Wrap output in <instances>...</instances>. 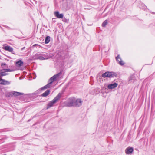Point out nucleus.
I'll return each mask as SVG.
<instances>
[{
    "label": "nucleus",
    "mask_w": 155,
    "mask_h": 155,
    "mask_svg": "<svg viewBox=\"0 0 155 155\" xmlns=\"http://www.w3.org/2000/svg\"><path fill=\"white\" fill-rule=\"evenodd\" d=\"M61 94L60 93L58 94L51 101L49 102L47 106V109H48L50 107L53 106V105L56 103L57 101L61 97Z\"/></svg>",
    "instance_id": "obj_1"
},
{
    "label": "nucleus",
    "mask_w": 155,
    "mask_h": 155,
    "mask_svg": "<svg viewBox=\"0 0 155 155\" xmlns=\"http://www.w3.org/2000/svg\"><path fill=\"white\" fill-rule=\"evenodd\" d=\"M117 75V73L115 72H106L102 74V77L103 78H112L116 77Z\"/></svg>",
    "instance_id": "obj_2"
},
{
    "label": "nucleus",
    "mask_w": 155,
    "mask_h": 155,
    "mask_svg": "<svg viewBox=\"0 0 155 155\" xmlns=\"http://www.w3.org/2000/svg\"><path fill=\"white\" fill-rule=\"evenodd\" d=\"M34 57L35 59L40 60H44L48 59V58L44 54H36L35 55Z\"/></svg>",
    "instance_id": "obj_3"
},
{
    "label": "nucleus",
    "mask_w": 155,
    "mask_h": 155,
    "mask_svg": "<svg viewBox=\"0 0 155 155\" xmlns=\"http://www.w3.org/2000/svg\"><path fill=\"white\" fill-rule=\"evenodd\" d=\"M14 71L13 69H5L0 70V77L8 75V74L6 73L7 72H12Z\"/></svg>",
    "instance_id": "obj_4"
},
{
    "label": "nucleus",
    "mask_w": 155,
    "mask_h": 155,
    "mask_svg": "<svg viewBox=\"0 0 155 155\" xmlns=\"http://www.w3.org/2000/svg\"><path fill=\"white\" fill-rule=\"evenodd\" d=\"M61 73H59L53 76V77L50 78L48 81L49 82L52 83L57 78L60 76Z\"/></svg>",
    "instance_id": "obj_5"
},
{
    "label": "nucleus",
    "mask_w": 155,
    "mask_h": 155,
    "mask_svg": "<svg viewBox=\"0 0 155 155\" xmlns=\"http://www.w3.org/2000/svg\"><path fill=\"white\" fill-rule=\"evenodd\" d=\"M74 99H70L69 101L67 102L66 106L68 107H71L74 106Z\"/></svg>",
    "instance_id": "obj_6"
},
{
    "label": "nucleus",
    "mask_w": 155,
    "mask_h": 155,
    "mask_svg": "<svg viewBox=\"0 0 155 155\" xmlns=\"http://www.w3.org/2000/svg\"><path fill=\"white\" fill-rule=\"evenodd\" d=\"M11 82L5 80V79H0V84L3 85H8L10 84Z\"/></svg>",
    "instance_id": "obj_7"
},
{
    "label": "nucleus",
    "mask_w": 155,
    "mask_h": 155,
    "mask_svg": "<svg viewBox=\"0 0 155 155\" xmlns=\"http://www.w3.org/2000/svg\"><path fill=\"white\" fill-rule=\"evenodd\" d=\"M82 101L80 99L75 100L74 99V106L79 107L82 104Z\"/></svg>",
    "instance_id": "obj_8"
},
{
    "label": "nucleus",
    "mask_w": 155,
    "mask_h": 155,
    "mask_svg": "<svg viewBox=\"0 0 155 155\" xmlns=\"http://www.w3.org/2000/svg\"><path fill=\"white\" fill-rule=\"evenodd\" d=\"M3 48L5 50L8 51L10 52H12V53L14 54H15L14 52H12L13 51V48L10 46H5L3 47Z\"/></svg>",
    "instance_id": "obj_9"
},
{
    "label": "nucleus",
    "mask_w": 155,
    "mask_h": 155,
    "mask_svg": "<svg viewBox=\"0 0 155 155\" xmlns=\"http://www.w3.org/2000/svg\"><path fill=\"white\" fill-rule=\"evenodd\" d=\"M118 84L116 83L109 84L108 85L107 88L109 89H114L117 87Z\"/></svg>",
    "instance_id": "obj_10"
},
{
    "label": "nucleus",
    "mask_w": 155,
    "mask_h": 155,
    "mask_svg": "<svg viewBox=\"0 0 155 155\" xmlns=\"http://www.w3.org/2000/svg\"><path fill=\"white\" fill-rule=\"evenodd\" d=\"M54 14L55 17L58 18H63L64 16L63 14H59V12L58 11H56L54 13Z\"/></svg>",
    "instance_id": "obj_11"
},
{
    "label": "nucleus",
    "mask_w": 155,
    "mask_h": 155,
    "mask_svg": "<svg viewBox=\"0 0 155 155\" xmlns=\"http://www.w3.org/2000/svg\"><path fill=\"white\" fill-rule=\"evenodd\" d=\"M116 59L117 61L120 65H123L124 64V63L120 57V55H118V56L116 57Z\"/></svg>",
    "instance_id": "obj_12"
},
{
    "label": "nucleus",
    "mask_w": 155,
    "mask_h": 155,
    "mask_svg": "<svg viewBox=\"0 0 155 155\" xmlns=\"http://www.w3.org/2000/svg\"><path fill=\"white\" fill-rule=\"evenodd\" d=\"M133 150L134 149L133 148L129 147L125 150V151L126 153L128 154L132 153Z\"/></svg>",
    "instance_id": "obj_13"
},
{
    "label": "nucleus",
    "mask_w": 155,
    "mask_h": 155,
    "mask_svg": "<svg viewBox=\"0 0 155 155\" xmlns=\"http://www.w3.org/2000/svg\"><path fill=\"white\" fill-rule=\"evenodd\" d=\"M51 83H50V82H49V83L48 84H47L46 85L41 88V90H44L45 89H46L47 88L50 87L51 86Z\"/></svg>",
    "instance_id": "obj_14"
},
{
    "label": "nucleus",
    "mask_w": 155,
    "mask_h": 155,
    "mask_svg": "<svg viewBox=\"0 0 155 155\" xmlns=\"http://www.w3.org/2000/svg\"><path fill=\"white\" fill-rule=\"evenodd\" d=\"M50 92V90L48 89L44 93L41 94V96L43 97H46L49 94Z\"/></svg>",
    "instance_id": "obj_15"
},
{
    "label": "nucleus",
    "mask_w": 155,
    "mask_h": 155,
    "mask_svg": "<svg viewBox=\"0 0 155 155\" xmlns=\"http://www.w3.org/2000/svg\"><path fill=\"white\" fill-rule=\"evenodd\" d=\"M13 93V96H19L21 95H22L24 94L22 93H20L16 91L12 92Z\"/></svg>",
    "instance_id": "obj_16"
},
{
    "label": "nucleus",
    "mask_w": 155,
    "mask_h": 155,
    "mask_svg": "<svg viewBox=\"0 0 155 155\" xmlns=\"http://www.w3.org/2000/svg\"><path fill=\"white\" fill-rule=\"evenodd\" d=\"M23 64V62L21 60H19L16 62V65L19 67L21 66Z\"/></svg>",
    "instance_id": "obj_17"
},
{
    "label": "nucleus",
    "mask_w": 155,
    "mask_h": 155,
    "mask_svg": "<svg viewBox=\"0 0 155 155\" xmlns=\"http://www.w3.org/2000/svg\"><path fill=\"white\" fill-rule=\"evenodd\" d=\"M50 41V37L49 36H46L45 38V44L48 43Z\"/></svg>",
    "instance_id": "obj_18"
},
{
    "label": "nucleus",
    "mask_w": 155,
    "mask_h": 155,
    "mask_svg": "<svg viewBox=\"0 0 155 155\" xmlns=\"http://www.w3.org/2000/svg\"><path fill=\"white\" fill-rule=\"evenodd\" d=\"M1 65L2 68H5L8 67V66L5 63H2L1 64Z\"/></svg>",
    "instance_id": "obj_19"
},
{
    "label": "nucleus",
    "mask_w": 155,
    "mask_h": 155,
    "mask_svg": "<svg viewBox=\"0 0 155 155\" xmlns=\"http://www.w3.org/2000/svg\"><path fill=\"white\" fill-rule=\"evenodd\" d=\"M12 96H13L12 92H9L6 94V97H11Z\"/></svg>",
    "instance_id": "obj_20"
},
{
    "label": "nucleus",
    "mask_w": 155,
    "mask_h": 155,
    "mask_svg": "<svg viewBox=\"0 0 155 155\" xmlns=\"http://www.w3.org/2000/svg\"><path fill=\"white\" fill-rule=\"evenodd\" d=\"M107 20L104 21L102 24V26L103 27L105 26L107 24Z\"/></svg>",
    "instance_id": "obj_21"
},
{
    "label": "nucleus",
    "mask_w": 155,
    "mask_h": 155,
    "mask_svg": "<svg viewBox=\"0 0 155 155\" xmlns=\"http://www.w3.org/2000/svg\"><path fill=\"white\" fill-rule=\"evenodd\" d=\"M62 18V20L63 22H66V23H68V22L69 19H67L65 17H64V18L63 17V18Z\"/></svg>",
    "instance_id": "obj_22"
},
{
    "label": "nucleus",
    "mask_w": 155,
    "mask_h": 155,
    "mask_svg": "<svg viewBox=\"0 0 155 155\" xmlns=\"http://www.w3.org/2000/svg\"><path fill=\"white\" fill-rule=\"evenodd\" d=\"M143 5V7L142 8L143 9H145L147 8V7L146 6H145L144 5Z\"/></svg>",
    "instance_id": "obj_23"
},
{
    "label": "nucleus",
    "mask_w": 155,
    "mask_h": 155,
    "mask_svg": "<svg viewBox=\"0 0 155 155\" xmlns=\"http://www.w3.org/2000/svg\"><path fill=\"white\" fill-rule=\"evenodd\" d=\"M37 45H38L37 44H35V45H33V46L35 47V46H37Z\"/></svg>",
    "instance_id": "obj_24"
},
{
    "label": "nucleus",
    "mask_w": 155,
    "mask_h": 155,
    "mask_svg": "<svg viewBox=\"0 0 155 155\" xmlns=\"http://www.w3.org/2000/svg\"><path fill=\"white\" fill-rule=\"evenodd\" d=\"M25 48V47H24L23 48H21V50H23Z\"/></svg>",
    "instance_id": "obj_25"
},
{
    "label": "nucleus",
    "mask_w": 155,
    "mask_h": 155,
    "mask_svg": "<svg viewBox=\"0 0 155 155\" xmlns=\"http://www.w3.org/2000/svg\"><path fill=\"white\" fill-rule=\"evenodd\" d=\"M132 77H130V80H132Z\"/></svg>",
    "instance_id": "obj_26"
},
{
    "label": "nucleus",
    "mask_w": 155,
    "mask_h": 155,
    "mask_svg": "<svg viewBox=\"0 0 155 155\" xmlns=\"http://www.w3.org/2000/svg\"><path fill=\"white\" fill-rule=\"evenodd\" d=\"M5 26V27L8 28V27L7 26Z\"/></svg>",
    "instance_id": "obj_27"
}]
</instances>
